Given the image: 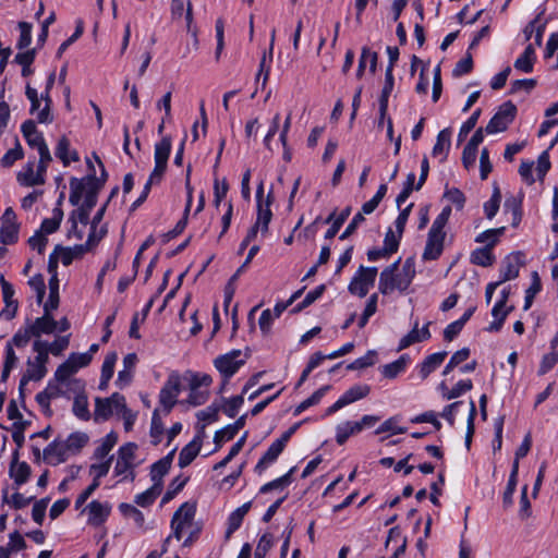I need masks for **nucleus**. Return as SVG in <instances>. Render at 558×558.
I'll return each instance as SVG.
<instances>
[{
	"instance_id": "obj_19",
	"label": "nucleus",
	"mask_w": 558,
	"mask_h": 558,
	"mask_svg": "<svg viewBox=\"0 0 558 558\" xmlns=\"http://www.w3.org/2000/svg\"><path fill=\"white\" fill-rule=\"evenodd\" d=\"M21 132L29 147L40 150L41 147L48 146L43 133L37 130L34 120H25L21 125Z\"/></svg>"
},
{
	"instance_id": "obj_35",
	"label": "nucleus",
	"mask_w": 558,
	"mask_h": 558,
	"mask_svg": "<svg viewBox=\"0 0 558 558\" xmlns=\"http://www.w3.org/2000/svg\"><path fill=\"white\" fill-rule=\"evenodd\" d=\"M251 508V502H245L236 508L228 518V529L226 532L227 537H230L242 524L244 517Z\"/></svg>"
},
{
	"instance_id": "obj_59",
	"label": "nucleus",
	"mask_w": 558,
	"mask_h": 558,
	"mask_svg": "<svg viewBox=\"0 0 558 558\" xmlns=\"http://www.w3.org/2000/svg\"><path fill=\"white\" fill-rule=\"evenodd\" d=\"M24 157L23 148L16 138L15 147L9 149L3 157L1 158V166L4 168L11 167L16 160H20Z\"/></svg>"
},
{
	"instance_id": "obj_53",
	"label": "nucleus",
	"mask_w": 558,
	"mask_h": 558,
	"mask_svg": "<svg viewBox=\"0 0 558 558\" xmlns=\"http://www.w3.org/2000/svg\"><path fill=\"white\" fill-rule=\"evenodd\" d=\"M542 283L539 276L536 271L532 274V283L529 287V289L525 291V298H524V306L523 310L527 311L534 301L535 295L541 291Z\"/></svg>"
},
{
	"instance_id": "obj_55",
	"label": "nucleus",
	"mask_w": 558,
	"mask_h": 558,
	"mask_svg": "<svg viewBox=\"0 0 558 558\" xmlns=\"http://www.w3.org/2000/svg\"><path fill=\"white\" fill-rule=\"evenodd\" d=\"M17 27L20 29V37L16 43V48L19 50H24L28 48L32 43V24L28 22H19Z\"/></svg>"
},
{
	"instance_id": "obj_7",
	"label": "nucleus",
	"mask_w": 558,
	"mask_h": 558,
	"mask_svg": "<svg viewBox=\"0 0 558 558\" xmlns=\"http://www.w3.org/2000/svg\"><path fill=\"white\" fill-rule=\"evenodd\" d=\"M515 116V105L510 100L504 102L486 125V132L488 134H494L506 131L509 124L514 120Z\"/></svg>"
},
{
	"instance_id": "obj_21",
	"label": "nucleus",
	"mask_w": 558,
	"mask_h": 558,
	"mask_svg": "<svg viewBox=\"0 0 558 558\" xmlns=\"http://www.w3.org/2000/svg\"><path fill=\"white\" fill-rule=\"evenodd\" d=\"M174 452L175 449H172L166 457L155 462L150 468V480L153 484H159L160 488L163 486L162 477L171 468Z\"/></svg>"
},
{
	"instance_id": "obj_45",
	"label": "nucleus",
	"mask_w": 558,
	"mask_h": 558,
	"mask_svg": "<svg viewBox=\"0 0 558 558\" xmlns=\"http://www.w3.org/2000/svg\"><path fill=\"white\" fill-rule=\"evenodd\" d=\"M34 498V496L25 497L19 492H15L12 496L9 497L8 489L2 490V502L10 505L14 509H22L26 507L32 502Z\"/></svg>"
},
{
	"instance_id": "obj_43",
	"label": "nucleus",
	"mask_w": 558,
	"mask_h": 558,
	"mask_svg": "<svg viewBox=\"0 0 558 558\" xmlns=\"http://www.w3.org/2000/svg\"><path fill=\"white\" fill-rule=\"evenodd\" d=\"M395 86L393 72L390 69H386L385 83L379 96V109L384 112L388 108V99Z\"/></svg>"
},
{
	"instance_id": "obj_63",
	"label": "nucleus",
	"mask_w": 558,
	"mask_h": 558,
	"mask_svg": "<svg viewBox=\"0 0 558 558\" xmlns=\"http://www.w3.org/2000/svg\"><path fill=\"white\" fill-rule=\"evenodd\" d=\"M31 331H32L31 328L26 324L25 327L20 328L15 332V335L13 336L11 341H9L8 343H11V345H15L17 348L25 347L28 343V341L31 340V338L34 337V335L31 333Z\"/></svg>"
},
{
	"instance_id": "obj_40",
	"label": "nucleus",
	"mask_w": 558,
	"mask_h": 558,
	"mask_svg": "<svg viewBox=\"0 0 558 558\" xmlns=\"http://www.w3.org/2000/svg\"><path fill=\"white\" fill-rule=\"evenodd\" d=\"M245 421H234L233 424H230L222 429L218 430L215 435V444L219 447L221 444L231 440L239 430L244 426Z\"/></svg>"
},
{
	"instance_id": "obj_30",
	"label": "nucleus",
	"mask_w": 558,
	"mask_h": 558,
	"mask_svg": "<svg viewBox=\"0 0 558 558\" xmlns=\"http://www.w3.org/2000/svg\"><path fill=\"white\" fill-rule=\"evenodd\" d=\"M283 451L281 448V442H271L266 452L258 460L255 465V472L262 474L265 470H267L272 463L276 462L280 453Z\"/></svg>"
},
{
	"instance_id": "obj_49",
	"label": "nucleus",
	"mask_w": 558,
	"mask_h": 558,
	"mask_svg": "<svg viewBox=\"0 0 558 558\" xmlns=\"http://www.w3.org/2000/svg\"><path fill=\"white\" fill-rule=\"evenodd\" d=\"M377 362V352L375 350H368L367 353L354 360L350 364L347 365L348 371H357V369H364L369 366H373Z\"/></svg>"
},
{
	"instance_id": "obj_29",
	"label": "nucleus",
	"mask_w": 558,
	"mask_h": 558,
	"mask_svg": "<svg viewBox=\"0 0 558 558\" xmlns=\"http://www.w3.org/2000/svg\"><path fill=\"white\" fill-rule=\"evenodd\" d=\"M274 201V196L271 191L268 193L265 203H260L257 206V218L256 222L260 228L262 233H267L268 226L272 218V213L270 210V205Z\"/></svg>"
},
{
	"instance_id": "obj_44",
	"label": "nucleus",
	"mask_w": 558,
	"mask_h": 558,
	"mask_svg": "<svg viewBox=\"0 0 558 558\" xmlns=\"http://www.w3.org/2000/svg\"><path fill=\"white\" fill-rule=\"evenodd\" d=\"M40 100H44V108L37 113V122L49 124L53 121V116L51 113L52 99L50 97V90L45 88V92L41 93Z\"/></svg>"
},
{
	"instance_id": "obj_62",
	"label": "nucleus",
	"mask_w": 558,
	"mask_h": 558,
	"mask_svg": "<svg viewBox=\"0 0 558 558\" xmlns=\"http://www.w3.org/2000/svg\"><path fill=\"white\" fill-rule=\"evenodd\" d=\"M121 513L125 517H129L134 520V522L142 526L144 524L145 518L142 511H140L136 507L130 504H121L119 506Z\"/></svg>"
},
{
	"instance_id": "obj_5",
	"label": "nucleus",
	"mask_w": 558,
	"mask_h": 558,
	"mask_svg": "<svg viewBox=\"0 0 558 558\" xmlns=\"http://www.w3.org/2000/svg\"><path fill=\"white\" fill-rule=\"evenodd\" d=\"M117 415L121 418H132V412L128 409L124 396L119 392L112 393L109 398H96L95 418H108Z\"/></svg>"
},
{
	"instance_id": "obj_37",
	"label": "nucleus",
	"mask_w": 558,
	"mask_h": 558,
	"mask_svg": "<svg viewBox=\"0 0 558 558\" xmlns=\"http://www.w3.org/2000/svg\"><path fill=\"white\" fill-rule=\"evenodd\" d=\"M54 251L61 253L62 264L69 266L75 258H80L87 253V246H82L81 244L74 245L73 247L56 245Z\"/></svg>"
},
{
	"instance_id": "obj_9",
	"label": "nucleus",
	"mask_w": 558,
	"mask_h": 558,
	"mask_svg": "<svg viewBox=\"0 0 558 558\" xmlns=\"http://www.w3.org/2000/svg\"><path fill=\"white\" fill-rule=\"evenodd\" d=\"M0 242L12 245L19 241L20 223L12 207H8L0 218Z\"/></svg>"
},
{
	"instance_id": "obj_16",
	"label": "nucleus",
	"mask_w": 558,
	"mask_h": 558,
	"mask_svg": "<svg viewBox=\"0 0 558 558\" xmlns=\"http://www.w3.org/2000/svg\"><path fill=\"white\" fill-rule=\"evenodd\" d=\"M49 359L43 357V360H38V355L32 361H27V371L22 376L20 380L19 389L22 391L24 386L28 384V381L34 380L38 381L44 378L47 374L46 364Z\"/></svg>"
},
{
	"instance_id": "obj_14",
	"label": "nucleus",
	"mask_w": 558,
	"mask_h": 558,
	"mask_svg": "<svg viewBox=\"0 0 558 558\" xmlns=\"http://www.w3.org/2000/svg\"><path fill=\"white\" fill-rule=\"evenodd\" d=\"M52 311L44 308V315L37 317L34 322L27 319V325L31 328V333L34 338H40L41 335H51L58 328V322L53 318Z\"/></svg>"
},
{
	"instance_id": "obj_24",
	"label": "nucleus",
	"mask_w": 558,
	"mask_h": 558,
	"mask_svg": "<svg viewBox=\"0 0 558 558\" xmlns=\"http://www.w3.org/2000/svg\"><path fill=\"white\" fill-rule=\"evenodd\" d=\"M86 510L88 512V523L100 525L107 520L110 513V506L107 502L102 504L98 500H93L88 504Z\"/></svg>"
},
{
	"instance_id": "obj_18",
	"label": "nucleus",
	"mask_w": 558,
	"mask_h": 558,
	"mask_svg": "<svg viewBox=\"0 0 558 558\" xmlns=\"http://www.w3.org/2000/svg\"><path fill=\"white\" fill-rule=\"evenodd\" d=\"M429 325L430 322H428L425 326L418 329V322L416 320L413 325L412 330L400 339L398 351H402L414 343L428 340L430 338Z\"/></svg>"
},
{
	"instance_id": "obj_52",
	"label": "nucleus",
	"mask_w": 558,
	"mask_h": 558,
	"mask_svg": "<svg viewBox=\"0 0 558 558\" xmlns=\"http://www.w3.org/2000/svg\"><path fill=\"white\" fill-rule=\"evenodd\" d=\"M501 193L498 186L493 190L489 201L484 203V213L488 219H493L499 210Z\"/></svg>"
},
{
	"instance_id": "obj_17",
	"label": "nucleus",
	"mask_w": 558,
	"mask_h": 558,
	"mask_svg": "<svg viewBox=\"0 0 558 558\" xmlns=\"http://www.w3.org/2000/svg\"><path fill=\"white\" fill-rule=\"evenodd\" d=\"M446 234L428 231L427 240L422 254L423 260H437L444 252Z\"/></svg>"
},
{
	"instance_id": "obj_64",
	"label": "nucleus",
	"mask_w": 558,
	"mask_h": 558,
	"mask_svg": "<svg viewBox=\"0 0 558 558\" xmlns=\"http://www.w3.org/2000/svg\"><path fill=\"white\" fill-rule=\"evenodd\" d=\"M473 69V58L470 52H466L465 57L459 60L452 71V75L454 77L462 76L468 74Z\"/></svg>"
},
{
	"instance_id": "obj_41",
	"label": "nucleus",
	"mask_w": 558,
	"mask_h": 558,
	"mask_svg": "<svg viewBox=\"0 0 558 558\" xmlns=\"http://www.w3.org/2000/svg\"><path fill=\"white\" fill-rule=\"evenodd\" d=\"M243 402H244V395L243 393H241L239 396H235V397H232L229 400L221 399L220 402H219L220 411H222V413L226 416H228L230 418H233L238 414L239 409L241 408Z\"/></svg>"
},
{
	"instance_id": "obj_39",
	"label": "nucleus",
	"mask_w": 558,
	"mask_h": 558,
	"mask_svg": "<svg viewBox=\"0 0 558 558\" xmlns=\"http://www.w3.org/2000/svg\"><path fill=\"white\" fill-rule=\"evenodd\" d=\"M377 59H378V54L377 52L375 51H372L368 47H363L362 48V52H361V57H360V60H359V65H357V70H356V76L357 77H362L364 71H365V68H366V62L367 60H369V70L372 73H374L376 71V66H377Z\"/></svg>"
},
{
	"instance_id": "obj_31",
	"label": "nucleus",
	"mask_w": 558,
	"mask_h": 558,
	"mask_svg": "<svg viewBox=\"0 0 558 558\" xmlns=\"http://www.w3.org/2000/svg\"><path fill=\"white\" fill-rule=\"evenodd\" d=\"M494 241L488 242L484 247H480L474 250L471 253L470 260L474 265L488 267L492 266L495 262V256L493 254Z\"/></svg>"
},
{
	"instance_id": "obj_36",
	"label": "nucleus",
	"mask_w": 558,
	"mask_h": 558,
	"mask_svg": "<svg viewBox=\"0 0 558 558\" xmlns=\"http://www.w3.org/2000/svg\"><path fill=\"white\" fill-rule=\"evenodd\" d=\"M450 137H451V130L449 128L441 130L436 138V143L433 147V156L444 155L441 161H444L447 158V155L450 149Z\"/></svg>"
},
{
	"instance_id": "obj_33",
	"label": "nucleus",
	"mask_w": 558,
	"mask_h": 558,
	"mask_svg": "<svg viewBox=\"0 0 558 558\" xmlns=\"http://www.w3.org/2000/svg\"><path fill=\"white\" fill-rule=\"evenodd\" d=\"M409 361H410V356L408 354H402L396 361H393L389 364L383 365L380 367V372L385 378L393 379L400 373L404 372Z\"/></svg>"
},
{
	"instance_id": "obj_38",
	"label": "nucleus",
	"mask_w": 558,
	"mask_h": 558,
	"mask_svg": "<svg viewBox=\"0 0 558 558\" xmlns=\"http://www.w3.org/2000/svg\"><path fill=\"white\" fill-rule=\"evenodd\" d=\"M170 153H171V137L169 135H166L155 145V154H154L155 163L167 166Z\"/></svg>"
},
{
	"instance_id": "obj_61",
	"label": "nucleus",
	"mask_w": 558,
	"mask_h": 558,
	"mask_svg": "<svg viewBox=\"0 0 558 558\" xmlns=\"http://www.w3.org/2000/svg\"><path fill=\"white\" fill-rule=\"evenodd\" d=\"M28 284L36 292L37 303L40 304L46 294L44 276L41 274L35 275L28 280Z\"/></svg>"
},
{
	"instance_id": "obj_25",
	"label": "nucleus",
	"mask_w": 558,
	"mask_h": 558,
	"mask_svg": "<svg viewBox=\"0 0 558 558\" xmlns=\"http://www.w3.org/2000/svg\"><path fill=\"white\" fill-rule=\"evenodd\" d=\"M351 206H347L342 209V211L339 215H336V209L325 219V223H331L330 228L325 233L326 240H331L336 236V234L339 232L342 225L345 222V220L349 218L351 214Z\"/></svg>"
},
{
	"instance_id": "obj_10",
	"label": "nucleus",
	"mask_w": 558,
	"mask_h": 558,
	"mask_svg": "<svg viewBox=\"0 0 558 558\" xmlns=\"http://www.w3.org/2000/svg\"><path fill=\"white\" fill-rule=\"evenodd\" d=\"M459 414H468V418H474L476 409L473 401H456L444 408L440 416L450 418ZM439 414L435 411H426L414 418H438Z\"/></svg>"
},
{
	"instance_id": "obj_56",
	"label": "nucleus",
	"mask_w": 558,
	"mask_h": 558,
	"mask_svg": "<svg viewBox=\"0 0 558 558\" xmlns=\"http://www.w3.org/2000/svg\"><path fill=\"white\" fill-rule=\"evenodd\" d=\"M325 290H326L325 284H320V286L316 287L314 290L310 291L305 295L303 301L301 303H299L291 312L299 313V312L303 311L304 308H306L307 306L313 304L316 300H318L323 295Z\"/></svg>"
},
{
	"instance_id": "obj_3",
	"label": "nucleus",
	"mask_w": 558,
	"mask_h": 558,
	"mask_svg": "<svg viewBox=\"0 0 558 558\" xmlns=\"http://www.w3.org/2000/svg\"><path fill=\"white\" fill-rule=\"evenodd\" d=\"M181 391L182 376L178 371H172L169 373L159 391L158 405L154 409L151 418L168 416L174 407L180 409V400L178 397Z\"/></svg>"
},
{
	"instance_id": "obj_2",
	"label": "nucleus",
	"mask_w": 558,
	"mask_h": 558,
	"mask_svg": "<svg viewBox=\"0 0 558 558\" xmlns=\"http://www.w3.org/2000/svg\"><path fill=\"white\" fill-rule=\"evenodd\" d=\"M399 263L400 258L380 272L378 282V290L380 293L387 295L395 290L404 292L410 287L415 277L414 257H408L402 269L397 272L399 270Z\"/></svg>"
},
{
	"instance_id": "obj_54",
	"label": "nucleus",
	"mask_w": 558,
	"mask_h": 558,
	"mask_svg": "<svg viewBox=\"0 0 558 558\" xmlns=\"http://www.w3.org/2000/svg\"><path fill=\"white\" fill-rule=\"evenodd\" d=\"M117 435L113 433L108 434L100 442V445L96 448L94 452V457L98 460H102L107 457V454L112 450L117 442Z\"/></svg>"
},
{
	"instance_id": "obj_12",
	"label": "nucleus",
	"mask_w": 558,
	"mask_h": 558,
	"mask_svg": "<svg viewBox=\"0 0 558 558\" xmlns=\"http://www.w3.org/2000/svg\"><path fill=\"white\" fill-rule=\"evenodd\" d=\"M375 421H342L336 427V441L343 445L351 436L360 434L363 429L373 427Z\"/></svg>"
},
{
	"instance_id": "obj_20",
	"label": "nucleus",
	"mask_w": 558,
	"mask_h": 558,
	"mask_svg": "<svg viewBox=\"0 0 558 558\" xmlns=\"http://www.w3.org/2000/svg\"><path fill=\"white\" fill-rule=\"evenodd\" d=\"M77 371L69 359L60 364L54 373V379L58 384H66L68 387L74 386L78 390L84 388V383L80 379H70Z\"/></svg>"
},
{
	"instance_id": "obj_13",
	"label": "nucleus",
	"mask_w": 558,
	"mask_h": 558,
	"mask_svg": "<svg viewBox=\"0 0 558 558\" xmlns=\"http://www.w3.org/2000/svg\"><path fill=\"white\" fill-rule=\"evenodd\" d=\"M369 390L371 388L367 385L352 386L332 405L327 409L326 415H331L341 408L366 397L369 393Z\"/></svg>"
},
{
	"instance_id": "obj_34",
	"label": "nucleus",
	"mask_w": 558,
	"mask_h": 558,
	"mask_svg": "<svg viewBox=\"0 0 558 558\" xmlns=\"http://www.w3.org/2000/svg\"><path fill=\"white\" fill-rule=\"evenodd\" d=\"M535 59V49L533 45L530 44L525 47L523 53L514 61V69L524 73H531Z\"/></svg>"
},
{
	"instance_id": "obj_50",
	"label": "nucleus",
	"mask_w": 558,
	"mask_h": 558,
	"mask_svg": "<svg viewBox=\"0 0 558 558\" xmlns=\"http://www.w3.org/2000/svg\"><path fill=\"white\" fill-rule=\"evenodd\" d=\"M134 466L135 464L117 459L113 475L120 477L119 482L126 480L133 481L135 478Z\"/></svg>"
},
{
	"instance_id": "obj_1",
	"label": "nucleus",
	"mask_w": 558,
	"mask_h": 558,
	"mask_svg": "<svg viewBox=\"0 0 558 558\" xmlns=\"http://www.w3.org/2000/svg\"><path fill=\"white\" fill-rule=\"evenodd\" d=\"M181 376L182 389L189 390L187 396L180 400L181 412L205 404L210 396L209 387L213 384V377L191 369L185 371Z\"/></svg>"
},
{
	"instance_id": "obj_28",
	"label": "nucleus",
	"mask_w": 558,
	"mask_h": 558,
	"mask_svg": "<svg viewBox=\"0 0 558 558\" xmlns=\"http://www.w3.org/2000/svg\"><path fill=\"white\" fill-rule=\"evenodd\" d=\"M54 155L59 158L64 167H68L72 161H78L80 156L76 150L70 151V141L66 136H61L56 146Z\"/></svg>"
},
{
	"instance_id": "obj_32",
	"label": "nucleus",
	"mask_w": 558,
	"mask_h": 558,
	"mask_svg": "<svg viewBox=\"0 0 558 558\" xmlns=\"http://www.w3.org/2000/svg\"><path fill=\"white\" fill-rule=\"evenodd\" d=\"M201 446V439L199 437L196 436L192 441H190L185 447H183L179 454V466L183 469L190 465L199 453Z\"/></svg>"
},
{
	"instance_id": "obj_6",
	"label": "nucleus",
	"mask_w": 558,
	"mask_h": 558,
	"mask_svg": "<svg viewBox=\"0 0 558 558\" xmlns=\"http://www.w3.org/2000/svg\"><path fill=\"white\" fill-rule=\"evenodd\" d=\"M241 350H231L226 354L218 355L214 360V365L222 376V385L220 391L225 389V386L229 383L230 378L243 366L250 356L248 352H245L244 357Z\"/></svg>"
},
{
	"instance_id": "obj_57",
	"label": "nucleus",
	"mask_w": 558,
	"mask_h": 558,
	"mask_svg": "<svg viewBox=\"0 0 558 558\" xmlns=\"http://www.w3.org/2000/svg\"><path fill=\"white\" fill-rule=\"evenodd\" d=\"M73 413L78 418H90L88 411V400L84 392L77 393L73 402Z\"/></svg>"
},
{
	"instance_id": "obj_58",
	"label": "nucleus",
	"mask_w": 558,
	"mask_h": 558,
	"mask_svg": "<svg viewBox=\"0 0 558 558\" xmlns=\"http://www.w3.org/2000/svg\"><path fill=\"white\" fill-rule=\"evenodd\" d=\"M329 389V386H325L316 390L310 398L301 402L293 411V415H300L305 409L312 407L320 401L325 392Z\"/></svg>"
},
{
	"instance_id": "obj_15",
	"label": "nucleus",
	"mask_w": 558,
	"mask_h": 558,
	"mask_svg": "<svg viewBox=\"0 0 558 558\" xmlns=\"http://www.w3.org/2000/svg\"><path fill=\"white\" fill-rule=\"evenodd\" d=\"M524 254L522 252H515L508 255L501 263L500 266V282L515 279L519 276L520 267L524 265Z\"/></svg>"
},
{
	"instance_id": "obj_46",
	"label": "nucleus",
	"mask_w": 558,
	"mask_h": 558,
	"mask_svg": "<svg viewBox=\"0 0 558 558\" xmlns=\"http://www.w3.org/2000/svg\"><path fill=\"white\" fill-rule=\"evenodd\" d=\"M88 436L85 433H72L64 442L70 454L78 452L88 442Z\"/></svg>"
},
{
	"instance_id": "obj_48",
	"label": "nucleus",
	"mask_w": 558,
	"mask_h": 558,
	"mask_svg": "<svg viewBox=\"0 0 558 558\" xmlns=\"http://www.w3.org/2000/svg\"><path fill=\"white\" fill-rule=\"evenodd\" d=\"M59 303V279L57 276H51L49 279V298L48 301L44 304V308L54 311L58 308Z\"/></svg>"
},
{
	"instance_id": "obj_4",
	"label": "nucleus",
	"mask_w": 558,
	"mask_h": 558,
	"mask_svg": "<svg viewBox=\"0 0 558 558\" xmlns=\"http://www.w3.org/2000/svg\"><path fill=\"white\" fill-rule=\"evenodd\" d=\"M96 160H97V163L99 165L100 169H101V173H100V177L97 178L95 175V171H93V173L90 174H87L85 178L83 179H77V178H71L70 179V196H69V202L72 206H77L83 197V194H84V191L86 189V185H92L94 187H97L99 191L102 189V186L105 185L106 181H107V178H108V173L105 169V166L102 163V161L96 156ZM87 163L89 166V168L92 170H94V166L93 163L87 160Z\"/></svg>"
},
{
	"instance_id": "obj_27",
	"label": "nucleus",
	"mask_w": 558,
	"mask_h": 558,
	"mask_svg": "<svg viewBox=\"0 0 558 558\" xmlns=\"http://www.w3.org/2000/svg\"><path fill=\"white\" fill-rule=\"evenodd\" d=\"M31 466L25 461H17L14 459L9 469V475L13 480L16 488L25 484L31 476Z\"/></svg>"
},
{
	"instance_id": "obj_60",
	"label": "nucleus",
	"mask_w": 558,
	"mask_h": 558,
	"mask_svg": "<svg viewBox=\"0 0 558 558\" xmlns=\"http://www.w3.org/2000/svg\"><path fill=\"white\" fill-rule=\"evenodd\" d=\"M402 234L395 233L391 229L385 234L383 252H388L389 255L396 253L399 248L400 240Z\"/></svg>"
},
{
	"instance_id": "obj_51",
	"label": "nucleus",
	"mask_w": 558,
	"mask_h": 558,
	"mask_svg": "<svg viewBox=\"0 0 558 558\" xmlns=\"http://www.w3.org/2000/svg\"><path fill=\"white\" fill-rule=\"evenodd\" d=\"M294 471V468H292L288 473H286L284 475L263 485L260 487V493L262 494H266L270 490H274V489H279V490H282L284 489L287 486H289L292 482V478H291V475Z\"/></svg>"
},
{
	"instance_id": "obj_47",
	"label": "nucleus",
	"mask_w": 558,
	"mask_h": 558,
	"mask_svg": "<svg viewBox=\"0 0 558 558\" xmlns=\"http://www.w3.org/2000/svg\"><path fill=\"white\" fill-rule=\"evenodd\" d=\"M187 481H189L187 476L179 475V476L174 477L171 481V483L169 484L168 490L162 496L161 504L166 505L171 499H173L175 497V495L178 493H180L184 488V486L186 485Z\"/></svg>"
},
{
	"instance_id": "obj_42",
	"label": "nucleus",
	"mask_w": 558,
	"mask_h": 558,
	"mask_svg": "<svg viewBox=\"0 0 558 558\" xmlns=\"http://www.w3.org/2000/svg\"><path fill=\"white\" fill-rule=\"evenodd\" d=\"M162 488L159 487V484H153L145 492L137 494L135 496L134 502L140 507H149L154 504L156 498L160 495Z\"/></svg>"
},
{
	"instance_id": "obj_8",
	"label": "nucleus",
	"mask_w": 558,
	"mask_h": 558,
	"mask_svg": "<svg viewBox=\"0 0 558 558\" xmlns=\"http://www.w3.org/2000/svg\"><path fill=\"white\" fill-rule=\"evenodd\" d=\"M377 276L376 267L360 266L359 271L349 284V291L360 298H364L374 286Z\"/></svg>"
},
{
	"instance_id": "obj_26",
	"label": "nucleus",
	"mask_w": 558,
	"mask_h": 558,
	"mask_svg": "<svg viewBox=\"0 0 558 558\" xmlns=\"http://www.w3.org/2000/svg\"><path fill=\"white\" fill-rule=\"evenodd\" d=\"M447 352H436L426 356L423 362L417 366L421 379H426L434 371H436L445 361Z\"/></svg>"
},
{
	"instance_id": "obj_23",
	"label": "nucleus",
	"mask_w": 558,
	"mask_h": 558,
	"mask_svg": "<svg viewBox=\"0 0 558 558\" xmlns=\"http://www.w3.org/2000/svg\"><path fill=\"white\" fill-rule=\"evenodd\" d=\"M35 162L28 161L24 168L17 173L16 180L22 186H35V185H43L46 182V179H44L37 171L34 172Z\"/></svg>"
},
{
	"instance_id": "obj_22",
	"label": "nucleus",
	"mask_w": 558,
	"mask_h": 558,
	"mask_svg": "<svg viewBox=\"0 0 558 558\" xmlns=\"http://www.w3.org/2000/svg\"><path fill=\"white\" fill-rule=\"evenodd\" d=\"M69 456L70 452L63 441H54L48 445L44 450V460L51 465H58L64 462Z\"/></svg>"
},
{
	"instance_id": "obj_11",
	"label": "nucleus",
	"mask_w": 558,
	"mask_h": 558,
	"mask_svg": "<svg viewBox=\"0 0 558 558\" xmlns=\"http://www.w3.org/2000/svg\"><path fill=\"white\" fill-rule=\"evenodd\" d=\"M194 515L195 507L193 505L184 502L180 506L171 519V530L174 538L178 541L182 538L185 527L192 525Z\"/></svg>"
}]
</instances>
